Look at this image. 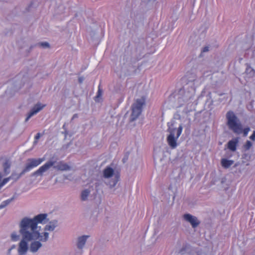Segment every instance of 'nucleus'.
<instances>
[{
  "label": "nucleus",
  "instance_id": "f257e3e1",
  "mask_svg": "<svg viewBox=\"0 0 255 255\" xmlns=\"http://www.w3.org/2000/svg\"><path fill=\"white\" fill-rule=\"evenodd\" d=\"M47 216L46 214H40L35 216L33 219L23 218L21 221L20 228H22V230L25 233H27L25 231L27 230L40 238V240L41 241L45 242L48 238L49 234L48 233L45 232L43 236L40 235V228L38 229L37 224L43 223L46 219Z\"/></svg>",
  "mask_w": 255,
  "mask_h": 255
},
{
  "label": "nucleus",
  "instance_id": "f03ea898",
  "mask_svg": "<svg viewBox=\"0 0 255 255\" xmlns=\"http://www.w3.org/2000/svg\"><path fill=\"white\" fill-rule=\"evenodd\" d=\"M226 118L227 120V125L230 129L233 130L234 132L238 134L243 132L244 136H247L250 130V128H246L243 129L241 124L233 111H230L227 112Z\"/></svg>",
  "mask_w": 255,
  "mask_h": 255
},
{
  "label": "nucleus",
  "instance_id": "7ed1b4c3",
  "mask_svg": "<svg viewBox=\"0 0 255 255\" xmlns=\"http://www.w3.org/2000/svg\"><path fill=\"white\" fill-rule=\"evenodd\" d=\"M25 232L27 233H25L22 230V228H20V232L22 236V240L20 241L18 249L19 255H24L28 249V242L32 240H36L39 239V237L36 236L35 234H33L30 232L25 230Z\"/></svg>",
  "mask_w": 255,
  "mask_h": 255
},
{
  "label": "nucleus",
  "instance_id": "20e7f679",
  "mask_svg": "<svg viewBox=\"0 0 255 255\" xmlns=\"http://www.w3.org/2000/svg\"><path fill=\"white\" fill-rule=\"evenodd\" d=\"M183 130V127L182 125H180L177 129L176 136L174 137L175 132L176 130L175 128H171L169 127L167 129V131L169 133V135L167 137V142L168 145L172 148H175L176 147L177 139L181 134Z\"/></svg>",
  "mask_w": 255,
  "mask_h": 255
},
{
  "label": "nucleus",
  "instance_id": "39448f33",
  "mask_svg": "<svg viewBox=\"0 0 255 255\" xmlns=\"http://www.w3.org/2000/svg\"><path fill=\"white\" fill-rule=\"evenodd\" d=\"M145 104L144 98L137 99L132 106V112L131 120L132 121L135 120L141 114L143 106Z\"/></svg>",
  "mask_w": 255,
  "mask_h": 255
},
{
  "label": "nucleus",
  "instance_id": "423d86ee",
  "mask_svg": "<svg viewBox=\"0 0 255 255\" xmlns=\"http://www.w3.org/2000/svg\"><path fill=\"white\" fill-rule=\"evenodd\" d=\"M44 158H28L27 160V162L25 164V167L23 169L21 174H23L25 172L30 171L33 168L36 167L40 165L43 161H44Z\"/></svg>",
  "mask_w": 255,
  "mask_h": 255
},
{
  "label": "nucleus",
  "instance_id": "0eeeda50",
  "mask_svg": "<svg viewBox=\"0 0 255 255\" xmlns=\"http://www.w3.org/2000/svg\"><path fill=\"white\" fill-rule=\"evenodd\" d=\"M45 105H41L40 104H37L35 105L31 110L30 112L28 113L25 119V122H27L32 116L41 110L45 107Z\"/></svg>",
  "mask_w": 255,
  "mask_h": 255
},
{
  "label": "nucleus",
  "instance_id": "6e6552de",
  "mask_svg": "<svg viewBox=\"0 0 255 255\" xmlns=\"http://www.w3.org/2000/svg\"><path fill=\"white\" fill-rule=\"evenodd\" d=\"M55 163L54 161H48L41 166L37 170L34 174L35 175L42 174L43 172L47 171L50 167L52 166Z\"/></svg>",
  "mask_w": 255,
  "mask_h": 255
},
{
  "label": "nucleus",
  "instance_id": "1a4fd4ad",
  "mask_svg": "<svg viewBox=\"0 0 255 255\" xmlns=\"http://www.w3.org/2000/svg\"><path fill=\"white\" fill-rule=\"evenodd\" d=\"M183 217L186 221L189 222L191 224L193 228L196 227L199 224V222L197 221V218L189 214H185Z\"/></svg>",
  "mask_w": 255,
  "mask_h": 255
},
{
  "label": "nucleus",
  "instance_id": "9d476101",
  "mask_svg": "<svg viewBox=\"0 0 255 255\" xmlns=\"http://www.w3.org/2000/svg\"><path fill=\"white\" fill-rule=\"evenodd\" d=\"M238 142L239 139L238 138H235L229 141L227 144L228 148L232 151H235L237 149Z\"/></svg>",
  "mask_w": 255,
  "mask_h": 255
},
{
  "label": "nucleus",
  "instance_id": "9b49d317",
  "mask_svg": "<svg viewBox=\"0 0 255 255\" xmlns=\"http://www.w3.org/2000/svg\"><path fill=\"white\" fill-rule=\"evenodd\" d=\"M55 168L59 170H68L70 169V166L66 163L61 161L58 163L57 165L54 167Z\"/></svg>",
  "mask_w": 255,
  "mask_h": 255
},
{
  "label": "nucleus",
  "instance_id": "f8f14e48",
  "mask_svg": "<svg viewBox=\"0 0 255 255\" xmlns=\"http://www.w3.org/2000/svg\"><path fill=\"white\" fill-rule=\"evenodd\" d=\"M114 173V170L112 168L107 167L103 171L104 177L106 178L111 177L113 175Z\"/></svg>",
  "mask_w": 255,
  "mask_h": 255
},
{
  "label": "nucleus",
  "instance_id": "ddd939ff",
  "mask_svg": "<svg viewBox=\"0 0 255 255\" xmlns=\"http://www.w3.org/2000/svg\"><path fill=\"white\" fill-rule=\"evenodd\" d=\"M89 238L88 236H83L78 238L77 247L79 249H82L84 247L87 239Z\"/></svg>",
  "mask_w": 255,
  "mask_h": 255
},
{
  "label": "nucleus",
  "instance_id": "4468645a",
  "mask_svg": "<svg viewBox=\"0 0 255 255\" xmlns=\"http://www.w3.org/2000/svg\"><path fill=\"white\" fill-rule=\"evenodd\" d=\"M41 244L38 241H35L31 243L30 245V251L32 252H36L41 247Z\"/></svg>",
  "mask_w": 255,
  "mask_h": 255
},
{
  "label": "nucleus",
  "instance_id": "2eb2a0df",
  "mask_svg": "<svg viewBox=\"0 0 255 255\" xmlns=\"http://www.w3.org/2000/svg\"><path fill=\"white\" fill-rule=\"evenodd\" d=\"M234 163V161L232 160H228L225 158H223L221 160L222 166L225 168H228L231 166Z\"/></svg>",
  "mask_w": 255,
  "mask_h": 255
},
{
  "label": "nucleus",
  "instance_id": "dca6fc26",
  "mask_svg": "<svg viewBox=\"0 0 255 255\" xmlns=\"http://www.w3.org/2000/svg\"><path fill=\"white\" fill-rule=\"evenodd\" d=\"M57 225V222L56 221H53L52 222H50L49 224L46 225L45 227V230L52 231L54 230L55 227Z\"/></svg>",
  "mask_w": 255,
  "mask_h": 255
},
{
  "label": "nucleus",
  "instance_id": "f3484780",
  "mask_svg": "<svg viewBox=\"0 0 255 255\" xmlns=\"http://www.w3.org/2000/svg\"><path fill=\"white\" fill-rule=\"evenodd\" d=\"M90 193V191L86 189L82 191L81 193V200L85 201L87 199Z\"/></svg>",
  "mask_w": 255,
  "mask_h": 255
},
{
  "label": "nucleus",
  "instance_id": "a211bd4d",
  "mask_svg": "<svg viewBox=\"0 0 255 255\" xmlns=\"http://www.w3.org/2000/svg\"><path fill=\"white\" fill-rule=\"evenodd\" d=\"M13 199V198H11L10 199H8L3 201L1 204L0 205V209L6 207L7 205H8Z\"/></svg>",
  "mask_w": 255,
  "mask_h": 255
},
{
  "label": "nucleus",
  "instance_id": "6ab92c4d",
  "mask_svg": "<svg viewBox=\"0 0 255 255\" xmlns=\"http://www.w3.org/2000/svg\"><path fill=\"white\" fill-rule=\"evenodd\" d=\"M12 175L7 178H4L0 182V189H1L5 184H6L11 178Z\"/></svg>",
  "mask_w": 255,
  "mask_h": 255
},
{
  "label": "nucleus",
  "instance_id": "aec40b11",
  "mask_svg": "<svg viewBox=\"0 0 255 255\" xmlns=\"http://www.w3.org/2000/svg\"><path fill=\"white\" fill-rule=\"evenodd\" d=\"M10 163L8 161H6L4 163L3 169H4V171L5 173H7L9 172L8 171V170L10 168Z\"/></svg>",
  "mask_w": 255,
  "mask_h": 255
},
{
  "label": "nucleus",
  "instance_id": "412c9836",
  "mask_svg": "<svg viewBox=\"0 0 255 255\" xmlns=\"http://www.w3.org/2000/svg\"><path fill=\"white\" fill-rule=\"evenodd\" d=\"M252 142L248 140V141H247L246 143L244 145V147L246 150H249L252 147Z\"/></svg>",
  "mask_w": 255,
  "mask_h": 255
},
{
  "label": "nucleus",
  "instance_id": "4be33fe9",
  "mask_svg": "<svg viewBox=\"0 0 255 255\" xmlns=\"http://www.w3.org/2000/svg\"><path fill=\"white\" fill-rule=\"evenodd\" d=\"M11 238L12 241H16L18 240L19 236L15 233H13L11 235Z\"/></svg>",
  "mask_w": 255,
  "mask_h": 255
},
{
  "label": "nucleus",
  "instance_id": "5701e85b",
  "mask_svg": "<svg viewBox=\"0 0 255 255\" xmlns=\"http://www.w3.org/2000/svg\"><path fill=\"white\" fill-rule=\"evenodd\" d=\"M102 90L100 88V85H99V87H98V90L97 94V96H96V98H99L101 97V96H102Z\"/></svg>",
  "mask_w": 255,
  "mask_h": 255
},
{
  "label": "nucleus",
  "instance_id": "b1692460",
  "mask_svg": "<svg viewBox=\"0 0 255 255\" xmlns=\"http://www.w3.org/2000/svg\"><path fill=\"white\" fill-rule=\"evenodd\" d=\"M39 45H40V46L44 47V48L49 47V44L47 42H42V43H39Z\"/></svg>",
  "mask_w": 255,
  "mask_h": 255
},
{
  "label": "nucleus",
  "instance_id": "393cba45",
  "mask_svg": "<svg viewBox=\"0 0 255 255\" xmlns=\"http://www.w3.org/2000/svg\"><path fill=\"white\" fill-rule=\"evenodd\" d=\"M41 134L40 133L38 132L37 133L36 135L34 137V139H35V142H37V140L39 139V138L41 136Z\"/></svg>",
  "mask_w": 255,
  "mask_h": 255
},
{
  "label": "nucleus",
  "instance_id": "a878e982",
  "mask_svg": "<svg viewBox=\"0 0 255 255\" xmlns=\"http://www.w3.org/2000/svg\"><path fill=\"white\" fill-rule=\"evenodd\" d=\"M250 138L252 140H255V131H254L253 134L250 136Z\"/></svg>",
  "mask_w": 255,
  "mask_h": 255
},
{
  "label": "nucleus",
  "instance_id": "bb28decb",
  "mask_svg": "<svg viewBox=\"0 0 255 255\" xmlns=\"http://www.w3.org/2000/svg\"><path fill=\"white\" fill-rule=\"evenodd\" d=\"M209 51V47L208 46H205L203 48V50H202V52H207Z\"/></svg>",
  "mask_w": 255,
  "mask_h": 255
},
{
  "label": "nucleus",
  "instance_id": "cd10ccee",
  "mask_svg": "<svg viewBox=\"0 0 255 255\" xmlns=\"http://www.w3.org/2000/svg\"><path fill=\"white\" fill-rule=\"evenodd\" d=\"M14 248V246H13V247H11V249H9L8 250V254H10V251L12 249Z\"/></svg>",
  "mask_w": 255,
  "mask_h": 255
}]
</instances>
